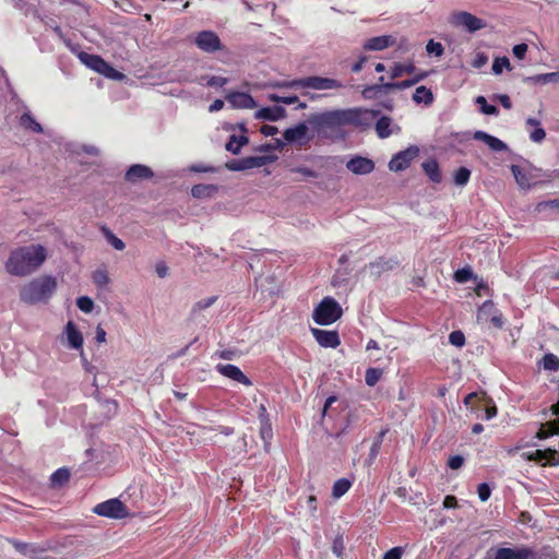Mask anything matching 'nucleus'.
Wrapping results in <instances>:
<instances>
[{
  "label": "nucleus",
  "mask_w": 559,
  "mask_h": 559,
  "mask_svg": "<svg viewBox=\"0 0 559 559\" xmlns=\"http://www.w3.org/2000/svg\"><path fill=\"white\" fill-rule=\"evenodd\" d=\"M190 170L194 173H215L216 168L204 164H195L190 167Z\"/></svg>",
  "instance_id": "nucleus-64"
},
{
  "label": "nucleus",
  "mask_w": 559,
  "mask_h": 559,
  "mask_svg": "<svg viewBox=\"0 0 559 559\" xmlns=\"http://www.w3.org/2000/svg\"><path fill=\"white\" fill-rule=\"evenodd\" d=\"M267 156H248L241 159H231L226 163V168L230 171H242L252 168H259L266 165Z\"/></svg>",
  "instance_id": "nucleus-10"
},
{
  "label": "nucleus",
  "mask_w": 559,
  "mask_h": 559,
  "mask_svg": "<svg viewBox=\"0 0 559 559\" xmlns=\"http://www.w3.org/2000/svg\"><path fill=\"white\" fill-rule=\"evenodd\" d=\"M426 50L428 55H432L435 57H441L444 52V48L441 43L435 41L433 39H430L427 43Z\"/></svg>",
  "instance_id": "nucleus-51"
},
{
  "label": "nucleus",
  "mask_w": 559,
  "mask_h": 559,
  "mask_svg": "<svg viewBox=\"0 0 559 559\" xmlns=\"http://www.w3.org/2000/svg\"><path fill=\"white\" fill-rule=\"evenodd\" d=\"M287 86L293 88H311L317 91H325L343 88L344 84L336 79L311 75L293 80L287 83Z\"/></svg>",
  "instance_id": "nucleus-5"
},
{
  "label": "nucleus",
  "mask_w": 559,
  "mask_h": 559,
  "mask_svg": "<svg viewBox=\"0 0 559 559\" xmlns=\"http://www.w3.org/2000/svg\"><path fill=\"white\" fill-rule=\"evenodd\" d=\"M271 99L273 102H276V103H283V104H286V105H293V104H296L299 102V98L298 96L296 95H292V96H277V95H272L271 96Z\"/></svg>",
  "instance_id": "nucleus-59"
},
{
  "label": "nucleus",
  "mask_w": 559,
  "mask_h": 559,
  "mask_svg": "<svg viewBox=\"0 0 559 559\" xmlns=\"http://www.w3.org/2000/svg\"><path fill=\"white\" fill-rule=\"evenodd\" d=\"M526 127H533L534 129L530 133L531 141L535 143H540L546 138L545 130L540 127V121L536 118H527L526 119Z\"/></svg>",
  "instance_id": "nucleus-29"
},
{
  "label": "nucleus",
  "mask_w": 559,
  "mask_h": 559,
  "mask_svg": "<svg viewBox=\"0 0 559 559\" xmlns=\"http://www.w3.org/2000/svg\"><path fill=\"white\" fill-rule=\"evenodd\" d=\"M534 552L530 548H508L502 547L497 549L495 559H532Z\"/></svg>",
  "instance_id": "nucleus-17"
},
{
  "label": "nucleus",
  "mask_w": 559,
  "mask_h": 559,
  "mask_svg": "<svg viewBox=\"0 0 559 559\" xmlns=\"http://www.w3.org/2000/svg\"><path fill=\"white\" fill-rule=\"evenodd\" d=\"M226 98L236 108H253L255 106L253 97L245 92H231Z\"/></svg>",
  "instance_id": "nucleus-20"
},
{
  "label": "nucleus",
  "mask_w": 559,
  "mask_h": 559,
  "mask_svg": "<svg viewBox=\"0 0 559 559\" xmlns=\"http://www.w3.org/2000/svg\"><path fill=\"white\" fill-rule=\"evenodd\" d=\"M194 44L204 52L213 53L224 49L218 35L213 31H202L197 33Z\"/></svg>",
  "instance_id": "nucleus-8"
},
{
  "label": "nucleus",
  "mask_w": 559,
  "mask_h": 559,
  "mask_svg": "<svg viewBox=\"0 0 559 559\" xmlns=\"http://www.w3.org/2000/svg\"><path fill=\"white\" fill-rule=\"evenodd\" d=\"M415 70H416V67L413 62H408V63L396 62L391 67L389 73H390L391 80H396V79L403 76L404 74L414 73Z\"/></svg>",
  "instance_id": "nucleus-31"
},
{
  "label": "nucleus",
  "mask_w": 559,
  "mask_h": 559,
  "mask_svg": "<svg viewBox=\"0 0 559 559\" xmlns=\"http://www.w3.org/2000/svg\"><path fill=\"white\" fill-rule=\"evenodd\" d=\"M217 190H218V188L215 185L199 183V185H194L191 188V194H192L193 198L201 199V198L211 197Z\"/></svg>",
  "instance_id": "nucleus-37"
},
{
  "label": "nucleus",
  "mask_w": 559,
  "mask_h": 559,
  "mask_svg": "<svg viewBox=\"0 0 559 559\" xmlns=\"http://www.w3.org/2000/svg\"><path fill=\"white\" fill-rule=\"evenodd\" d=\"M449 342L453 346L462 347L465 344V335L462 331L456 330L452 331L449 335Z\"/></svg>",
  "instance_id": "nucleus-53"
},
{
  "label": "nucleus",
  "mask_w": 559,
  "mask_h": 559,
  "mask_svg": "<svg viewBox=\"0 0 559 559\" xmlns=\"http://www.w3.org/2000/svg\"><path fill=\"white\" fill-rule=\"evenodd\" d=\"M525 83L533 84H548V83H557L559 82V72H549L543 74H536L533 76H527L524 79Z\"/></svg>",
  "instance_id": "nucleus-32"
},
{
  "label": "nucleus",
  "mask_w": 559,
  "mask_h": 559,
  "mask_svg": "<svg viewBox=\"0 0 559 559\" xmlns=\"http://www.w3.org/2000/svg\"><path fill=\"white\" fill-rule=\"evenodd\" d=\"M391 122V118L386 116H383L380 119H378L376 123V132L380 139L389 138L392 134V131L390 129Z\"/></svg>",
  "instance_id": "nucleus-40"
},
{
  "label": "nucleus",
  "mask_w": 559,
  "mask_h": 559,
  "mask_svg": "<svg viewBox=\"0 0 559 559\" xmlns=\"http://www.w3.org/2000/svg\"><path fill=\"white\" fill-rule=\"evenodd\" d=\"M472 277H473V272L471 269H467V267L459 269L454 273V280L457 283H466Z\"/></svg>",
  "instance_id": "nucleus-54"
},
{
  "label": "nucleus",
  "mask_w": 559,
  "mask_h": 559,
  "mask_svg": "<svg viewBox=\"0 0 559 559\" xmlns=\"http://www.w3.org/2000/svg\"><path fill=\"white\" fill-rule=\"evenodd\" d=\"M543 367L545 370L557 371L559 369V358L555 354H546L543 357Z\"/></svg>",
  "instance_id": "nucleus-46"
},
{
  "label": "nucleus",
  "mask_w": 559,
  "mask_h": 559,
  "mask_svg": "<svg viewBox=\"0 0 559 559\" xmlns=\"http://www.w3.org/2000/svg\"><path fill=\"white\" fill-rule=\"evenodd\" d=\"M527 50H528V46L524 43L515 45L512 49L513 55L519 60H523L525 58Z\"/></svg>",
  "instance_id": "nucleus-61"
},
{
  "label": "nucleus",
  "mask_w": 559,
  "mask_h": 559,
  "mask_svg": "<svg viewBox=\"0 0 559 559\" xmlns=\"http://www.w3.org/2000/svg\"><path fill=\"white\" fill-rule=\"evenodd\" d=\"M424 173L433 183H440L442 180L441 170L436 159L431 158L423 163Z\"/></svg>",
  "instance_id": "nucleus-27"
},
{
  "label": "nucleus",
  "mask_w": 559,
  "mask_h": 559,
  "mask_svg": "<svg viewBox=\"0 0 559 559\" xmlns=\"http://www.w3.org/2000/svg\"><path fill=\"white\" fill-rule=\"evenodd\" d=\"M476 103L480 105V110L485 115H498L499 110L496 106L489 105L484 96H478Z\"/></svg>",
  "instance_id": "nucleus-49"
},
{
  "label": "nucleus",
  "mask_w": 559,
  "mask_h": 559,
  "mask_svg": "<svg viewBox=\"0 0 559 559\" xmlns=\"http://www.w3.org/2000/svg\"><path fill=\"white\" fill-rule=\"evenodd\" d=\"M473 138L486 143L492 151L501 152L507 150V145L500 139L488 134L485 131H475Z\"/></svg>",
  "instance_id": "nucleus-22"
},
{
  "label": "nucleus",
  "mask_w": 559,
  "mask_h": 559,
  "mask_svg": "<svg viewBox=\"0 0 559 559\" xmlns=\"http://www.w3.org/2000/svg\"><path fill=\"white\" fill-rule=\"evenodd\" d=\"M426 76H427V73L423 72V73H419V74L415 75L413 79L404 80V81H401V82L385 83L384 92L389 93V92L395 91V90L402 91V90L412 87V86L416 85L418 82H420L424 79H426Z\"/></svg>",
  "instance_id": "nucleus-24"
},
{
  "label": "nucleus",
  "mask_w": 559,
  "mask_h": 559,
  "mask_svg": "<svg viewBox=\"0 0 559 559\" xmlns=\"http://www.w3.org/2000/svg\"><path fill=\"white\" fill-rule=\"evenodd\" d=\"M404 552H405L404 547L396 546V547L389 549L386 552H384L382 559H402Z\"/></svg>",
  "instance_id": "nucleus-55"
},
{
  "label": "nucleus",
  "mask_w": 559,
  "mask_h": 559,
  "mask_svg": "<svg viewBox=\"0 0 559 559\" xmlns=\"http://www.w3.org/2000/svg\"><path fill=\"white\" fill-rule=\"evenodd\" d=\"M93 511L99 516L116 520L124 519L129 514L127 507L117 498H112L96 504Z\"/></svg>",
  "instance_id": "nucleus-6"
},
{
  "label": "nucleus",
  "mask_w": 559,
  "mask_h": 559,
  "mask_svg": "<svg viewBox=\"0 0 559 559\" xmlns=\"http://www.w3.org/2000/svg\"><path fill=\"white\" fill-rule=\"evenodd\" d=\"M352 487V481L347 478L337 479L332 487V497L334 499H340L344 496Z\"/></svg>",
  "instance_id": "nucleus-39"
},
{
  "label": "nucleus",
  "mask_w": 559,
  "mask_h": 559,
  "mask_svg": "<svg viewBox=\"0 0 559 559\" xmlns=\"http://www.w3.org/2000/svg\"><path fill=\"white\" fill-rule=\"evenodd\" d=\"M154 173L153 170L145 165L142 164H134L129 167L124 175V179L128 182L135 183L140 180H148L153 178Z\"/></svg>",
  "instance_id": "nucleus-15"
},
{
  "label": "nucleus",
  "mask_w": 559,
  "mask_h": 559,
  "mask_svg": "<svg viewBox=\"0 0 559 559\" xmlns=\"http://www.w3.org/2000/svg\"><path fill=\"white\" fill-rule=\"evenodd\" d=\"M99 74H103L104 76L111 79V80H121L124 75L116 70L111 64H109L107 61H105L104 67Z\"/></svg>",
  "instance_id": "nucleus-47"
},
{
  "label": "nucleus",
  "mask_w": 559,
  "mask_h": 559,
  "mask_svg": "<svg viewBox=\"0 0 559 559\" xmlns=\"http://www.w3.org/2000/svg\"><path fill=\"white\" fill-rule=\"evenodd\" d=\"M47 251L41 245H29L13 250L5 262V270L14 276H27L46 260Z\"/></svg>",
  "instance_id": "nucleus-1"
},
{
  "label": "nucleus",
  "mask_w": 559,
  "mask_h": 559,
  "mask_svg": "<svg viewBox=\"0 0 559 559\" xmlns=\"http://www.w3.org/2000/svg\"><path fill=\"white\" fill-rule=\"evenodd\" d=\"M382 377V370L379 368H368L365 373L366 384L374 386Z\"/></svg>",
  "instance_id": "nucleus-45"
},
{
  "label": "nucleus",
  "mask_w": 559,
  "mask_h": 559,
  "mask_svg": "<svg viewBox=\"0 0 559 559\" xmlns=\"http://www.w3.org/2000/svg\"><path fill=\"white\" fill-rule=\"evenodd\" d=\"M477 319L479 321L488 322L496 329H502L504 325V318L502 312L496 308L491 300H486L478 309Z\"/></svg>",
  "instance_id": "nucleus-7"
},
{
  "label": "nucleus",
  "mask_w": 559,
  "mask_h": 559,
  "mask_svg": "<svg viewBox=\"0 0 559 559\" xmlns=\"http://www.w3.org/2000/svg\"><path fill=\"white\" fill-rule=\"evenodd\" d=\"M286 116V110L284 107L274 106V107H262L255 112L257 119H263L267 121H277Z\"/></svg>",
  "instance_id": "nucleus-21"
},
{
  "label": "nucleus",
  "mask_w": 559,
  "mask_h": 559,
  "mask_svg": "<svg viewBox=\"0 0 559 559\" xmlns=\"http://www.w3.org/2000/svg\"><path fill=\"white\" fill-rule=\"evenodd\" d=\"M385 83H376L372 85H368L362 90V96L367 99L376 98L380 94H386L384 92Z\"/></svg>",
  "instance_id": "nucleus-42"
},
{
  "label": "nucleus",
  "mask_w": 559,
  "mask_h": 559,
  "mask_svg": "<svg viewBox=\"0 0 559 559\" xmlns=\"http://www.w3.org/2000/svg\"><path fill=\"white\" fill-rule=\"evenodd\" d=\"M11 543L16 551L31 559H41V555L46 551L44 547L34 543H23L19 540H12Z\"/></svg>",
  "instance_id": "nucleus-19"
},
{
  "label": "nucleus",
  "mask_w": 559,
  "mask_h": 559,
  "mask_svg": "<svg viewBox=\"0 0 559 559\" xmlns=\"http://www.w3.org/2000/svg\"><path fill=\"white\" fill-rule=\"evenodd\" d=\"M395 44V38L391 35H381L368 38L362 48L369 51H381Z\"/></svg>",
  "instance_id": "nucleus-18"
},
{
  "label": "nucleus",
  "mask_w": 559,
  "mask_h": 559,
  "mask_svg": "<svg viewBox=\"0 0 559 559\" xmlns=\"http://www.w3.org/2000/svg\"><path fill=\"white\" fill-rule=\"evenodd\" d=\"M512 175L522 189H530L533 186L530 173L520 165L511 166Z\"/></svg>",
  "instance_id": "nucleus-26"
},
{
  "label": "nucleus",
  "mask_w": 559,
  "mask_h": 559,
  "mask_svg": "<svg viewBox=\"0 0 559 559\" xmlns=\"http://www.w3.org/2000/svg\"><path fill=\"white\" fill-rule=\"evenodd\" d=\"M385 433V430L381 431L378 438L373 441L371 448H370V456L376 457L379 453L383 436Z\"/></svg>",
  "instance_id": "nucleus-63"
},
{
  "label": "nucleus",
  "mask_w": 559,
  "mask_h": 559,
  "mask_svg": "<svg viewBox=\"0 0 559 559\" xmlns=\"http://www.w3.org/2000/svg\"><path fill=\"white\" fill-rule=\"evenodd\" d=\"M307 131V126L305 123H299L294 128L286 129L283 136L287 142H295L306 138Z\"/></svg>",
  "instance_id": "nucleus-30"
},
{
  "label": "nucleus",
  "mask_w": 559,
  "mask_h": 559,
  "mask_svg": "<svg viewBox=\"0 0 559 559\" xmlns=\"http://www.w3.org/2000/svg\"><path fill=\"white\" fill-rule=\"evenodd\" d=\"M419 148L417 146H409L404 151L395 154L389 163V168L392 171H402L409 167L411 163L418 156Z\"/></svg>",
  "instance_id": "nucleus-9"
},
{
  "label": "nucleus",
  "mask_w": 559,
  "mask_h": 559,
  "mask_svg": "<svg viewBox=\"0 0 559 559\" xmlns=\"http://www.w3.org/2000/svg\"><path fill=\"white\" fill-rule=\"evenodd\" d=\"M199 83L209 87H223L228 83V79L224 76H201Z\"/></svg>",
  "instance_id": "nucleus-41"
},
{
  "label": "nucleus",
  "mask_w": 559,
  "mask_h": 559,
  "mask_svg": "<svg viewBox=\"0 0 559 559\" xmlns=\"http://www.w3.org/2000/svg\"><path fill=\"white\" fill-rule=\"evenodd\" d=\"M503 68H507L508 70H511L510 61L507 57H497L493 60L492 63V72L495 74H501L503 71Z\"/></svg>",
  "instance_id": "nucleus-48"
},
{
  "label": "nucleus",
  "mask_w": 559,
  "mask_h": 559,
  "mask_svg": "<svg viewBox=\"0 0 559 559\" xmlns=\"http://www.w3.org/2000/svg\"><path fill=\"white\" fill-rule=\"evenodd\" d=\"M413 100L416 104L424 103L425 105H430L433 102V94L430 88L420 85L415 90L413 94Z\"/></svg>",
  "instance_id": "nucleus-36"
},
{
  "label": "nucleus",
  "mask_w": 559,
  "mask_h": 559,
  "mask_svg": "<svg viewBox=\"0 0 559 559\" xmlns=\"http://www.w3.org/2000/svg\"><path fill=\"white\" fill-rule=\"evenodd\" d=\"M20 124L34 133H43V127L29 112H24L20 118Z\"/></svg>",
  "instance_id": "nucleus-38"
},
{
  "label": "nucleus",
  "mask_w": 559,
  "mask_h": 559,
  "mask_svg": "<svg viewBox=\"0 0 559 559\" xmlns=\"http://www.w3.org/2000/svg\"><path fill=\"white\" fill-rule=\"evenodd\" d=\"M76 306L81 311L90 313L94 308V301L87 296H81L76 299Z\"/></svg>",
  "instance_id": "nucleus-52"
},
{
  "label": "nucleus",
  "mask_w": 559,
  "mask_h": 559,
  "mask_svg": "<svg viewBox=\"0 0 559 559\" xmlns=\"http://www.w3.org/2000/svg\"><path fill=\"white\" fill-rule=\"evenodd\" d=\"M70 479V471L66 467H60L55 471L50 476V485L53 488H59L67 484Z\"/></svg>",
  "instance_id": "nucleus-35"
},
{
  "label": "nucleus",
  "mask_w": 559,
  "mask_h": 559,
  "mask_svg": "<svg viewBox=\"0 0 559 559\" xmlns=\"http://www.w3.org/2000/svg\"><path fill=\"white\" fill-rule=\"evenodd\" d=\"M311 333L318 344L325 348H336L341 344L340 335L336 331L311 329Z\"/></svg>",
  "instance_id": "nucleus-11"
},
{
  "label": "nucleus",
  "mask_w": 559,
  "mask_h": 559,
  "mask_svg": "<svg viewBox=\"0 0 559 559\" xmlns=\"http://www.w3.org/2000/svg\"><path fill=\"white\" fill-rule=\"evenodd\" d=\"M481 402H484L485 405V419L489 420L493 418L497 415V406L495 405L491 397H489L485 392H481Z\"/></svg>",
  "instance_id": "nucleus-43"
},
{
  "label": "nucleus",
  "mask_w": 559,
  "mask_h": 559,
  "mask_svg": "<svg viewBox=\"0 0 559 559\" xmlns=\"http://www.w3.org/2000/svg\"><path fill=\"white\" fill-rule=\"evenodd\" d=\"M396 258L380 257L366 265L370 270V274L374 277L381 276L383 273L394 270L399 265Z\"/></svg>",
  "instance_id": "nucleus-12"
},
{
  "label": "nucleus",
  "mask_w": 559,
  "mask_h": 559,
  "mask_svg": "<svg viewBox=\"0 0 559 559\" xmlns=\"http://www.w3.org/2000/svg\"><path fill=\"white\" fill-rule=\"evenodd\" d=\"M216 370L224 377L229 378L238 383L246 386H251L252 381L241 371V369L235 365H217Z\"/></svg>",
  "instance_id": "nucleus-13"
},
{
  "label": "nucleus",
  "mask_w": 559,
  "mask_h": 559,
  "mask_svg": "<svg viewBox=\"0 0 559 559\" xmlns=\"http://www.w3.org/2000/svg\"><path fill=\"white\" fill-rule=\"evenodd\" d=\"M361 112L359 108L326 110L311 115L308 122L318 131H336L344 126H359Z\"/></svg>",
  "instance_id": "nucleus-2"
},
{
  "label": "nucleus",
  "mask_w": 559,
  "mask_h": 559,
  "mask_svg": "<svg viewBox=\"0 0 559 559\" xmlns=\"http://www.w3.org/2000/svg\"><path fill=\"white\" fill-rule=\"evenodd\" d=\"M554 435H559V417L552 421L542 425L536 432V438L543 440Z\"/></svg>",
  "instance_id": "nucleus-33"
},
{
  "label": "nucleus",
  "mask_w": 559,
  "mask_h": 559,
  "mask_svg": "<svg viewBox=\"0 0 559 559\" xmlns=\"http://www.w3.org/2000/svg\"><path fill=\"white\" fill-rule=\"evenodd\" d=\"M79 59L82 63H84L86 67H88L97 73L102 71L104 63L106 61L98 55H92L85 51L79 53Z\"/></svg>",
  "instance_id": "nucleus-25"
},
{
  "label": "nucleus",
  "mask_w": 559,
  "mask_h": 559,
  "mask_svg": "<svg viewBox=\"0 0 559 559\" xmlns=\"http://www.w3.org/2000/svg\"><path fill=\"white\" fill-rule=\"evenodd\" d=\"M66 334L68 338L69 346L73 349H82L83 347V335L78 330L76 325L69 321L66 325Z\"/></svg>",
  "instance_id": "nucleus-23"
},
{
  "label": "nucleus",
  "mask_w": 559,
  "mask_h": 559,
  "mask_svg": "<svg viewBox=\"0 0 559 559\" xmlns=\"http://www.w3.org/2000/svg\"><path fill=\"white\" fill-rule=\"evenodd\" d=\"M464 464V457L462 455H452L449 457L447 465L451 469H459Z\"/></svg>",
  "instance_id": "nucleus-60"
},
{
  "label": "nucleus",
  "mask_w": 559,
  "mask_h": 559,
  "mask_svg": "<svg viewBox=\"0 0 559 559\" xmlns=\"http://www.w3.org/2000/svg\"><path fill=\"white\" fill-rule=\"evenodd\" d=\"M107 239L116 250L121 251L126 247L124 242L120 238H118L117 236L111 234L110 231H108V234H107Z\"/></svg>",
  "instance_id": "nucleus-62"
},
{
  "label": "nucleus",
  "mask_w": 559,
  "mask_h": 559,
  "mask_svg": "<svg viewBox=\"0 0 559 559\" xmlns=\"http://www.w3.org/2000/svg\"><path fill=\"white\" fill-rule=\"evenodd\" d=\"M346 167L353 174L367 175L374 169V163L367 157L356 156L347 162Z\"/></svg>",
  "instance_id": "nucleus-16"
},
{
  "label": "nucleus",
  "mask_w": 559,
  "mask_h": 559,
  "mask_svg": "<svg viewBox=\"0 0 559 559\" xmlns=\"http://www.w3.org/2000/svg\"><path fill=\"white\" fill-rule=\"evenodd\" d=\"M454 22L457 25L464 26L471 33H474L485 27V23L481 19L465 11L454 14Z\"/></svg>",
  "instance_id": "nucleus-14"
},
{
  "label": "nucleus",
  "mask_w": 559,
  "mask_h": 559,
  "mask_svg": "<svg viewBox=\"0 0 559 559\" xmlns=\"http://www.w3.org/2000/svg\"><path fill=\"white\" fill-rule=\"evenodd\" d=\"M58 287L57 278L52 275H41L25 284L20 290V298L28 305L46 304Z\"/></svg>",
  "instance_id": "nucleus-3"
},
{
  "label": "nucleus",
  "mask_w": 559,
  "mask_h": 559,
  "mask_svg": "<svg viewBox=\"0 0 559 559\" xmlns=\"http://www.w3.org/2000/svg\"><path fill=\"white\" fill-rule=\"evenodd\" d=\"M531 457L535 459L538 462L545 461L544 464L555 466L556 460L558 459V452L555 449L536 450Z\"/></svg>",
  "instance_id": "nucleus-34"
},
{
  "label": "nucleus",
  "mask_w": 559,
  "mask_h": 559,
  "mask_svg": "<svg viewBox=\"0 0 559 559\" xmlns=\"http://www.w3.org/2000/svg\"><path fill=\"white\" fill-rule=\"evenodd\" d=\"M547 209L559 210V199L543 201V202H539L536 206V210L539 212L547 210Z\"/></svg>",
  "instance_id": "nucleus-58"
},
{
  "label": "nucleus",
  "mask_w": 559,
  "mask_h": 559,
  "mask_svg": "<svg viewBox=\"0 0 559 559\" xmlns=\"http://www.w3.org/2000/svg\"><path fill=\"white\" fill-rule=\"evenodd\" d=\"M215 300L216 297H209L195 302L194 306L192 307V312L195 313L211 307L215 302Z\"/></svg>",
  "instance_id": "nucleus-56"
},
{
  "label": "nucleus",
  "mask_w": 559,
  "mask_h": 559,
  "mask_svg": "<svg viewBox=\"0 0 559 559\" xmlns=\"http://www.w3.org/2000/svg\"><path fill=\"white\" fill-rule=\"evenodd\" d=\"M477 493L479 500L485 502L490 498L491 489L487 483H481L477 486Z\"/></svg>",
  "instance_id": "nucleus-57"
},
{
  "label": "nucleus",
  "mask_w": 559,
  "mask_h": 559,
  "mask_svg": "<svg viewBox=\"0 0 559 559\" xmlns=\"http://www.w3.org/2000/svg\"><path fill=\"white\" fill-rule=\"evenodd\" d=\"M471 178V170L466 167L457 168L453 174V180L456 186H465Z\"/></svg>",
  "instance_id": "nucleus-44"
},
{
  "label": "nucleus",
  "mask_w": 559,
  "mask_h": 559,
  "mask_svg": "<svg viewBox=\"0 0 559 559\" xmlns=\"http://www.w3.org/2000/svg\"><path fill=\"white\" fill-rule=\"evenodd\" d=\"M93 282L97 287H104L109 283V276L105 270H96L93 273Z\"/></svg>",
  "instance_id": "nucleus-50"
},
{
  "label": "nucleus",
  "mask_w": 559,
  "mask_h": 559,
  "mask_svg": "<svg viewBox=\"0 0 559 559\" xmlns=\"http://www.w3.org/2000/svg\"><path fill=\"white\" fill-rule=\"evenodd\" d=\"M342 308L332 297H325L314 308L312 318L317 324L329 325L342 317Z\"/></svg>",
  "instance_id": "nucleus-4"
},
{
  "label": "nucleus",
  "mask_w": 559,
  "mask_h": 559,
  "mask_svg": "<svg viewBox=\"0 0 559 559\" xmlns=\"http://www.w3.org/2000/svg\"><path fill=\"white\" fill-rule=\"evenodd\" d=\"M249 143V139L245 134H231L229 136L228 142L225 145V148L233 153L239 154L241 148Z\"/></svg>",
  "instance_id": "nucleus-28"
}]
</instances>
